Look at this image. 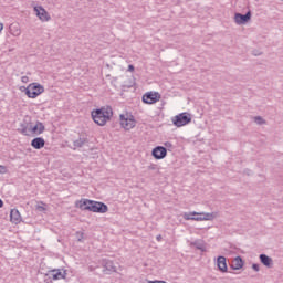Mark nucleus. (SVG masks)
Returning a JSON list of instances; mask_svg holds the SVG:
<instances>
[{
	"instance_id": "nucleus-1",
	"label": "nucleus",
	"mask_w": 283,
	"mask_h": 283,
	"mask_svg": "<svg viewBox=\"0 0 283 283\" xmlns=\"http://www.w3.org/2000/svg\"><path fill=\"white\" fill-rule=\"evenodd\" d=\"M91 116L96 125L104 127V125H107V122L114 116V111L112 109V106H103L102 108L92 111Z\"/></svg>"
},
{
	"instance_id": "nucleus-2",
	"label": "nucleus",
	"mask_w": 283,
	"mask_h": 283,
	"mask_svg": "<svg viewBox=\"0 0 283 283\" xmlns=\"http://www.w3.org/2000/svg\"><path fill=\"white\" fill-rule=\"evenodd\" d=\"M80 202V209L82 211H92L93 213H107L109 211V208L107 205L101 201H94L90 199H83Z\"/></svg>"
},
{
	"instance_id": "nucleus-3",
	"label": "nucleus",
	"mask_w": 283,
	"mask_h": 283,
	"mask_svg": "<svg viewBox=\"0 0 283 283\" xmlns=\"http://www.w3.org/2000/svg\"><path fill=\"white\" fill-rule=\"evenodd\" d=\"M20 91L24 92L28 98H36V96H41L45 92V87L39 83H31L28 87L21 86Z\"/></svg>"
},
{
	"instance_id": "nucleus-4",
	"label": "nucleus",
	"mask_w": 283,
	"mask_h": 283,
	"mask_svg": "<svg viewBox=\"0 0 283 283\" xmlns=\"http://www.w3.org/2000/svg\"><path fill=\"white\" fill-rule=\"evenodd\" d=\"M216 216L213 213H205V212H185L184 220H196L197 222H202V220H213Z\"/></svg>"
},
{
	"instance_id": "nucleus-5",
	"label": "nucleus",
	"mask_w": 283,
	"mask_h": 283,
	"mask_svg": "<svg viewBox=\"0 0 283 283\" xmlns=\"http://www.w3.org/2000/svg\"><path fill=\"white\" fill-rule=\"evenodd\" d=\"M191 123V114L185 112L172 117V125L175 127H185V125H189Z\"/></svg>"
},
{
	"instance_id": "nucleus-6",
	"label": "nucleus",
	"mask_w": 283,
	"mask_h": 283,
	"mask_svg": "<svg viewBox=\"0 0 283 283\" xmlns=\"http://www.w3.org/2000/svg\"><path fill=\"white\" fill-rule=\"evenodd\" d=\"M119 120H120V125L124 129H126L127 132H129V129H134V127H136V120L134 119V116H125V115H119Z\"/></svg>"
},
{
	"instance_id": "nucleus-7",
	"label": "nucleus",
	"mask_w": 283,
	"mask_h": 283,
	"mask_svg": "<svg viewBox=\"0 0 283 283\" xmlns=\"http://www.w3.org/2000/svg\"><path fill=\"white\" fill-rule=\"evenodd\" d=\"M101 266H103V273L105 275H112V273H116V265H114V261L108 259H103L101 261Z\"/></svg>"
},
{
	"instance_id": "nucleus-8",
	"label": "nucleus",
	"mask_w": 283,
	"mask_h": 283,
	"mask_svg": "<svg viewBox=\"0 0 283 283\" xmlns=\"http://www.w3.org/2000/svg\"><path fill=\"white\" fill-rule=\"evenodd\" d=\"M142 99L146 105H154V103H158V101H160V94L157 92H149L144 94Z\"/></svg>"
},
{
	"instance_id": "nucleus-9",
	"label": "nucleus",
	"mask_w": 283,
	"mask_h": 283,
	"mask_svg": "<svg viewBox=\"0 0 283 283\" xmlns=\"http://www.w3.org/2000/svg\"><path fill=\"white\" fill-rule=\"evenodd\" d=\"M251 11H248L245 14L242 13H235L234 14V23H237V25H247V23H249V21H251Z\"/></svg>"
},
{
	"instance_id": "nucleus-10",
	"label": "nucleus",
	"mask_w": 283,
	"mask_h": 283,
	"mask_svg": "<svg viewBox=\"0 0 283 283\" xmlns=\"http://www.w3.org/2000/svg\"><path fill=\"white\" fill-rule=\"evenodd\" d=\"M151 156L156 160H163V158H167V148L165 146H156L151 151Z\"/></svg>"
},
{
	"instance_id": "nucleus-11",
	"label": "nucleus",
	"mask_w": 283,
	"mask_h": 283,
	"mask_svg": "<svg viewBox=\"0 0 283 283\" xmlns=\"http://www.w3.org/2000/svg\"><path fill=\"white\" fill-rule=\"evenodd\" d=\"M34 12H36V17H39L40 21H50V13L45 11L41 6L34 7Z\"/></svg>"
},
{
	"instance_id": "nucleus-12",
	"label": "nucleus",
	"mask_w": 283,
	"mask_h": 283,
	"mask_svg": "<svg viewBox=\"0 0 283 283\" xmlns=\"http://www.w3.org/2000/svg\"><path fill=\"white\" fill-rule=\"evenodd\" d=\"M45 132V125L41 122H36L34 126L30 125V134H34L35 136H41Z\"/></svg>"
},
{
	"instance_id": "nucleus-13",
	"label": "nucleus",
	"mask_w": 283,
	"mask_h": 283,
	"mask_svg": "<svg viewBox=\"0 0 283 283\" xmlns=\"http://www.w3.org/2000/svg\"><path fill=\"white\" fill-rule=\"evenodd\" d=\"M217 265L221 273H227V271H229V268L227 266V258L222 255L217 258Z\"/></svg>"
},
{
	"instance_id": "nucleus-14",
	"label": "nucleus",
	"mask_w": 283,
	"mask_h": 283,
	"mask_svg": "<svg viewBox=\"0 0 283 283\" xmlns=\"http://www.w3.org/2000/svg\"><path fill=\"white\" fill-rule=\"evenodd\" d=\"M259 260L263 266H266L268 269H273V259L266 254H260Z\"/></svg>"
},
{
	"instance_id": "nucleus-15",
	"label": "nucleus",
	"mask_w": 283,
	"mask_h": 283,
	"mask_svg": "<svg viewBox=\"0 0 283 283\" xmlns=\"http://www.w3.org/2000/svg\"><path fill=\"white\" fill-rule=\"evenodd\" d=\"M31 147L33 149H43L45 147V139L42 137H35L31 140Z\"/></svg>"
},
{
	"instance_id": "nucleus-16",
	"label": "nucleus",
	"mask_w": 283,
	"mask_h": 283,
	"mask_svg": "<svg viewBox=\"0 0 283 283\" xmlns=\"http://www.w3.org/2000/svg\"><path fill=\"white\" fill-rule=\"evenodd\" d=\"M52 280H65L67 272L65 270H52L51 272Z\"/></svg>"
},
{
	"instance_id": "nucleus-17",
	"label": "nucleus",
	"mask_w": 283,
	"mask_h": 283,
	"mask_svg": "<svg viewBox=\"0 0 283 283\" xmlns=\"http://www.w3.org/2000/svg\"><path fill=\"white\" fill-rule=\"evenodd\" d=\"M30 123L23 122L20 124V127L18 128V132L22 134L23 136H30Z\"/></svg>"
},
{
	"instance_id": "nucleus-18",
	"label": "nucleus",
	"mask_w": 283,
	"mask_h": 283,
	"mask_svg": "<svg viewBox=\"0 0 283 283\" xmlns=\"http://www.w3.org/2000/svg\"><path fill=\"white\" fill-rule=\"evenodd\" d=\"M10 220L13 224H19V222H21V213L17 209H11Z\"/></svg>"
},
{
	"instance_id": "nucleus-19",
	"label": "nucleus",
	"mask_w": 283,
	"mask_h": 283,
	"mask_svg": "<svg viewBox=\"0 0 283 283\" xmlns=\"http://www.w3.org/2000/svg\"><path fill=\"white\" fill-rule=\"evenodd\" d=\"M243 266H244V260H242V256H237L231 265L233 271H240V269H242Z\"/></svg>"
},
{
	"instance_id": "nucleus-20",
	"label": "nucleus",
	"mask_w": 283,
	"mask_h": 283,
	"mask_svg": "<svg viewBox=\"0 0 283 283\" xmlns=\"http://www.w3.org/2000/svg\"><path fill=\"white\" fill-rule=\"evenodd\" d=\"M86 143H87V137L84 136V135H80L78 139H75V140L73 142V146H74L76 149H78V148L83 147L84 145H86Z\"/></svg>"
},
{
	"instance_id": "nucleus-21",
	"label": "nucleus",
	"mask_w": 283,
	"mask_h": 283,
	"mask_svg": "<svg viewBox=\"0 0 283 283\" xmlns=\"http://www.w3.org/2000/svg\"><path fill=\"white\" fill-rule=\"evenodd\" d=\"M9 30L12 36H21V29H19L18 24H11Z\"/></svg>"
},
{
	"instance_id": "nucleus-22",
	"label": "nucleus",
	"mask_w": 283,
	"mask_h": 283,
	"mask_svg": "<svg viewBox=\"0 0 283 283\" xmlns=\"http://www.w3.org/2000/svg\"><path fill=\"white\" fill-rule=\"evenodd\" d=\"M254 123H256V125H265L266 120H264V118H262L261 116H256L254 117Z\"/></svg>"
},
{
	"instance_id": "nucleus-23",
	"label": "nucleus",
	"mask_w": 283,
	"mask_h": 283,
	"mask_svg": "<svg viewBox=\"0 0 283 283\" xmlns=\"http://www.w3.org/2000/svg\"><path fill=\"white\" fill-rule=\"evenodd\" d=\"M191 244L196 247V249H198L199 251H205V245H202V243L195 241Z\"/></svg>"
},
{
	"instance_id": "nucleus-24",
	"label": "nucleus",
	"mask_w": 283,
	"mask_h": 283,
	"mask_svg": "<svg viewBox=\"0 0 283 283\" xmlns=\"http://www.w3.org/2000/svg\"><path fill=\"white\" fill-rule=\"evenodd\" d=\"M85 233L83 232H76L75 233V238L78 242H83V238H84Z\"/></svg>"
},
{
	"instance_id": "nucleus-25",
	"label": "nucleus",
	"mask_w": 283,
	"mask_h": 283,
	"mask_svg": "<svg viewBox=\"0 0 283 283\" xmlns=\"http://www.w3.org/2000/svg\"><path fill=\"white\" fill-rule=\"evenodd\" d=\"M52 275H51V272H49V274H45L44 275V282L45 283H52Z\"/></svg>"
},
{
	"instance_id": "nucleus-26",
	"label": "nucleus",
	"mask_w": 283,
	"mask_h": 283,
	"mask_svg": "<svg viewBox=\"0 0 283 283\" xmlns=\"http://www.w3.org/2000/svg\"><path fill=\"white\" fill-rule=\"evenodd\" d=\"M164 145L166 149H171V147H174V144H171V142H166Z\"/></svg>"
},
{
	"instance_id": "nucleus-27",
	"label": "nucleus",
	"mask_w": 283,
	"mask_h": 283,
	"mask_svg": "<svg viewBox=\"0 0 283 283\" xmlns=\"http://www.w3.org/2000/svg\"><path fill=\"white\" fill-rule=\"evenodd\" d=\"M252 269H253V271H256V272L260 271V264L253 263Z\"/></svg>"
},
{
	"instance_id": "nucleus-28",
	"label": "nucleus",
	"mask_w": 283,
	"mask_h": 283,
	"mask_svg": "<svg viewBox=\"0 0 283 283\" xmlns=\"http://www.w3.org/2000/svg\"><path fill=\"white\" fill-rule=\"evenodd\" d=\"M21 81H22V83H29V82H30V77H28V76H22V77H21Z\"/></svg>"
},
{
	"instance_id": "nucleus-29",
	"label": "nucleus",
	"mask_w": 283,
	"mask_h": 283,
	"mask_svg": "<svg viewBox=\"0 0 283 283\" xmlns=\"http://www.w3.org/2000/svg\"><path fill=\"white\" fill-rule=\"evenodd\" d=\"M36 209H38V211H45V207H43V206H38Z\"/></svg>"
},
{
	"instance_id": "nucleus-30",
	"label": "nucleus",
	"mask_w": 283,
	"mask_h": 283,
	"mask_svg": "<svg viewBox=\"0 0 283 283\" xmlns=\"http://www.w3.org/2000/svg\"><path fill=\"white\" fill-rule=\"evenodd\" d=\"M156 240H157V242H161V241H163V235H161V234H158V235L156 237Z\"/></svg>"
},
{
	"instance_id": "nucleus-31",
	"label": "nucleus",
	"mask_w": 283,
	"mask_h": 283,
	"mask_svg": "<svg viewBox=\"0 0 283 283\" xmlns=\"http://www.w3.org/2000/svg\"><path fill=\"white\" fill-rule=\"evenodd\" d=\"M128 72H134V65H128Z\"/></svg>"
},
{
	"instance_id": "nucleus-32",
	"label": "nucleus",
	"mask_w": 283,
	"mask_h": 283,
	"mask_svg": "<svg viewBox=\"0 0 283 283\" xmlns=\"http://www.w3.org/2000/svg\"><path fill=\"white\" fill-rule=\"evenodd\" d=\"M3 31V23L0 22V32Z\"/></svg>"
},
{
	"instance_id": "nucleus-33",
	"label": "nucleus",
	"mask_w": 283,
	"mask_h": 283,
	"mask_svg": "<svg viewBox=\"0 0 283 283\" xmlns=\"http://www.w3.org/2000/svg\"><path fill=\"white\" fill-rule=\"evenodd\" d=\"M3 207V200L0 199V209Z\"/></svg>"
},
{
	"instance_id": "nucleus-34",
	"label": "nucleus",
	"mask_w": 283,
	"mask_h": 283,
	"mask_svg": "<svg viewBox=\"0 0 283 283\" xmlns=\"http://www.w3.org/2000/svg\"><path fill=\"white\" fill-rule=\"evenodd\" d=\"M95 269L93 266H90V271H94Z\"/></svg>"
}]
</instances>
